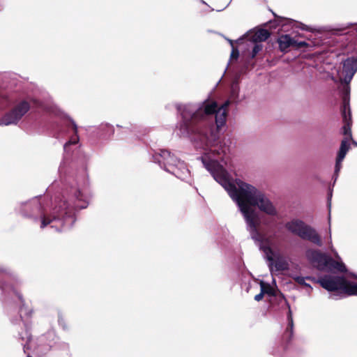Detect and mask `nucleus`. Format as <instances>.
<instances>
[{"label": "nucleus", "instance_id": "4be33fe9", "mask_svg": "<svg viewBox=\"0 0 357 357\" xmlns=\"http://www.w3.org/2000/svg\"><path fill=\"white\" fill-rule=\"evenodd\" d=\"M238 54V51L236 50H233L232 53H231V56L232 57H237Z\"/></svg>", "mask_w": 357, "mask_h": 357}, {"label": "nucleus", "instance_id": "2eb2a0df", "mask_svg": "<svg viewBox=\"0 0 357 357\" xmlns=\"http://www.w3.org/2000/svg\"><path fill=\"white\" fill-rule=\"evenodd\" d=\"M261 49H262L261 45H259V44L255 45L252 50V57L254 58L258 54V52H259L261 50Z\"/></svg>", "mask_w": 357, "mask_h": 357}, {"label": "nucleus", "instance_id": "ddd939ff", "mask_svg": "<svg viewBox=\"0 0 357 357\" xmlns=\"http://www.w3.org/2000/svg\"><path fill=\"white\" fill-rule=\"evenodd\" d=\"M260 287H261V291L264 293V294H267L269 295L273 294V290L272 287L268 284H266L264 282H261Z\"/></svg>", "mask_w": 357, "mask_h": 357}, {"label": "nucleus", "instance_id": "0eeeda50", "mask_svg": "<svg viewBox=\"0 0 357 357\" xmlns=\"http://www.w3.org/2000/svg\"><path fill=\"white\" fill-rule=\"evenodd\" d=\"M29 108L30 105L28 102L24 100L20 102L1 119V124L8 126L17 123L29 111Z\"/></svg>", "mask_w": 357, "mask_h": 357}, {"label": "nucleus", "instance_id": "9b49d317", "mask_svg": "<svg viewBox=\"0 0 357 357\" xmlns=\"http://www.w3.org/2000/svg\"><path fill=\"white\" fill-rule=\"evenodd\" d=\"M278 42L281 51H285L290 46H294L296 44V40L291 38L289 35L281 36Z\"/></svg>", "mask_w": 357, "mask_h": 357}, {"label": "nucleus", "instance_id": "f3484780", "mask_svg": "<svg viewBox=\"0 0 357 357\" xmlns=\"http://www.w3.org/2000/svg\"><path fill=\"white\" fill-rule=\"evenodd\" d=\"M287 334H289V338L290 339L293 334V320L291 318H289V326L287 329Z\"/></svg>", "mask_w": 357, "mask_h": 357}, {"label": "nucleus", "instance_id": "7ed1b4c3", "mask_svg": "<svg viewBox=\"0 0 357 357\" xmlns=\"http://www.w3.org/2000/svg\"><path fill=\"white\" fill-rule=\"evenodd\" d=\"M253 240L266 255L272 273L288 268L289 264L287 259L282 254L280 237L275 231L272 230L264 236Z\"/></svg>", "mask_w": 357, "mask_h": 357}, {"label": "nucleus", "instance_id": "4468645a", "mask_svg": "<svg viewBox=\"0 0 357 357\" xmlns=\"http://www.w3.org/2000/svg\"><path fill=\"white\" fill-rule=\"evenodd\" d=\"M343 133L346 136L344 138H347L349 140L351 139V126L349 122H347L343 126Z\"/></svg>", "mask_w": 357, "mask_h": 357}, {"label": "nucleus", "instance_id": "f03ea898", "mask_svg": "<svg viewBox=\"0 0 357 357\" xmlns=\"http://www.w3.org/2000/svg\"><path fill=\"white\" fill-rule=\"evenodd\" d=\"M229 104V102L227 101L221 107L217 108L218 105L215 102L207 100L200 106L192 105H178V109L183 118V123L180 126L181 135L187 137L193 133L194 124L204 119L206 116L213 113L215 114L217 129H220L226 121Z\"/></svg>", "mask_w": 357, "mask_h": 357}, {"label": "nucleus", "instance_id": "423d86ee", "mask_svg": "<svg viewBox=\"0 0 357 357\" xmlns=\"http://www.w3.org/2000/svg\"><path fill=\"white\" fill-rule=\"evenodd\" d=\"M306 258L312 263L316 264L319 268L337 270L340 272L347 271L345 265L339 261H335L327 255L314 249H308L305 252Z\"/></svg>", "mask_w": 357, "mask_h": 357}, {"label": "nucleus", "instance_id": "39448f33", "mask_svg": "<svg viewBox=\"0 0 357 357\" xmlns=\"http://www.w3.org/2000/svg\"><path fill=\"white\" fill-rule=\"evenodd\" d=\"M320 285L329 291H341L347 295H357V284L339 276L325 275L319 279Z\"/></svg>", "mask_w": 357, "mask_h": 357}, {"label": "nucleus", "instance_id": "aec40b11", "mask_svg": "<svg viewBox=\"0 0 357 357\" xmlns=\"http://www.w3.org/2000/svg\"><path fill=\"white\" fill-rule=\"evenodd\" d=\"M307 45V44L305 42L296 41V44L294 46L296 47H306Z\"/></svg>", "mask_w": 357, "mask_h": 357}, {"label": "nucleus", "instance_id": "dca6fc26", "mask_svg": "<svg viewBox=\"0 0 357 357\" xmlns=\"http://www.w3.org/2000/svg\"><path fill=\"white\" fill-rule=\"evenodd\" d=\"M294 280L298 282V284L304 286H309L305 282V279L303 277L301 276H295L294 277Z\"/></svg>", "mask_w": 357, "mask_h": 357}, {"label": "nucleus", "instance_id": "412c9836", "mask_svg": "<svg viewBox=\"0 0 357 357\" xmlns=\"http://www.w3.org/2000/svg\"><path fill=\"white\" fill-rule=\"evenodd\" d=\"M264 297V293L261 291V293L255 296V299L257 301H261Z\"/></svg>", "mask_w": 357, "mask_h": 357}, {"label": "nucleus", "instance_id": "393cba45", "mask_svg": "<svg viewBox=\"0 0 357 357\" xmlns=\"http://www.w3.org/2000/svg\"><path fill=\"white\" fill-rule=\"evenodd\" d=\"M353 144H354L355 146H357V143H356L355 141H353Z\"/></svg>", "mask_w": 357, "mask_h": 357}, {"label": "nucleus", "instance_id": "5701e85b", "mask_svg": "<svg viewBox=\"0 0 357 357\" xmlns=\"http://www.w3.org/2000/svg\"><path fill=\"white\" fill-rule=\"evenodd\" d=\"M343 115H344V118L345 121H347V119H346V107H344V109Z\"/></svg>", "mask_w": 357, "mask_h": 357}, {"label": "nucleus", "instance_id": "1a4fd4ad", "mask_svg": "<svg viewBox=\"0 0 357 357\" xmlns=\"http://www.w3.org/2000/svg\"><path fill=\"white\" fill-rule=\"evenodd\" d=\"M349 141L350 140H349V139L344 138L341 142L340 150L337 153V156L336 158L335 169V173L336 175L340 172L342 167L341 163L343 161L344 158H345L347 153L349 151L350 149Z\"/></svg>", "mask_w": 357, "mask_h": 357}, {"label": "nucleus", "instance_id": "a211bd4d", "mask_svg": "<svg viewBox=\"0 0 357 357\" xmlns=\"http://www.w3.org/2000/svg\"><path fill=\"white\" fill-rule=\"evenodd\" d=\"M52 222V219L47 217H43L42 218L41 228L45 227L46 225L50 224Z\"/></svg>", "mask_w": 357, "mask_h": 357}, {"label": "nucleus", "instance_id": "9d476101", "mask_svg": "<svg viewBox=\"0 0 357 357\" xmlns=\"http://www.w3.org/2000/svg\"><path fill=\"white\" fill-rule=\"evenodd\" d=\"M160 155L165 165H168L169 166H180L181 167H183L184 166L183 162L174 156L172 155L168 151H161Z\"/></svg>", "mask_w": 357, "mask_h": 357}, {"label": "nucleus", "instance_id": "6ab92c4d", "mask_svg": "<svg viewBox=\"0 0 357 357\" xmlns=\"http://www.w3.org/2000/svg\"><path fill=\"white\" fill-rule=\"evenodd\" d=\"M329 232L331 233V231ZM329 245H330V249L334 253V255H335V258L336 259H339L340 258L339 255H337V253L333 249V245H332V241H331V234H330V236H329Z\"/></svg>", "mask_w": 357, "mask_h": 357}, {"label": "nucleus", "instance_id": "6e6552de", "mask_svg": "<svg viewBox=\"0 0 357 357\" xmlns=\"http://www.w3.org/2000/svg\"><path fill=\"white\" fill-rule=\"evenodd\" d=\"M357 71V58H350L343 63V68L339 72V77L342 82L349 83Z\"/></svg>", "mask_w": 357, "mask_h": 357}, {"label": "nucleus", "instance_id": "f8f14e48", "mask_svg": "<svg viewBox=\"0 0 357 357\" xmlns=\"http://www.w3.org/2000/svg\"><path fill=\"white\" fill-rule=\"evenodd\" d=\"M269 36L270 33L267 30L259 29L252 36V40L254 42H261L266 40Z\"/></svg>", "mask_w": 357, "mask_h": 357}, {"label": "nucleus", "instance_id": "f257e3e1", "mask_svg": "<svg viewBox=\"0 0 357 357\" xmlns=\"http://www.w3.org/2000/svg\"><path fill=\"white\" fill-rule=\"evenodd\" d=\"M192 140L196 149L203 152L202 160L204 166L237 204L252 239L259 238L271 232H262L258 229L260 220L254 207L273 219L280 218L279 209L264 192L255 186L241 180H236L234 183L230 181L227 172L216 160V157L223 152L220 144L218 132L214 130L200 131L195 134Z\"/></svg>", "mask_w": 357, "mask_h": 357}, {"label": "nucleus", "instance_id": "20e7f679", "mask_svg": "<svg viewBox=\"0 0 357 357\" xmlns=\"http://www.w3.org/2000/svg\"><path fill=\"white\" fill-rule=\"evenodd\" d=\"M286 229L303 240H307L317 246H321L323 242L320 235L312 227L302 220L294 219L285 223Z\"/></svg>", "mask_w": 357, "mask_h": 357}, {"label": "nucleus", "instance_id": "b1692460", "mask_svg": "<svg viewBox=\"0 0 357 357\" xmlns=\"http://www.w3.org/2000/svg\"><path fill=\"white\" fill-rule=\"evenodd\" d=\"M75 143H76V141H73H73H69V142L66 144V145H68V144H75Z\"/></svg>", "mask_w": 357, "mask_h": 357}]
</instances>
